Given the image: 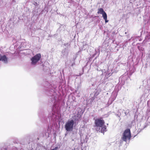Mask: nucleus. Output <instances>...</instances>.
<instances>
[{
    "instance_id": "nucleus-6",
    "label": "nucleus",
    "mask_w": 150,
    "mask_h": 150,
    "mask_svg": "<svg viewBox=\"0 0 150 150\" xmlns=\"http://www.w3.org/2000/svg\"><path fill=\"white\" fill-rule=\"evenodd\" d=\"M0 61L4 62L5 63L8 62V58L5 55L2 56L0 54Z\"/></svg>"
},
{
    "instance_id": "nucleus-7",
    "label": "nucleus",
    "mask_w": 150,
    "mask_h": 150,
    "mask_svg": "<svg viewBox=\"0 0 150 150\" xmlns=\"http://www.w3.org/2000/svg\"><path fill=\"white\" fill-rule=\"evenodd\" d=\"M101 129V132L102 133H104L105 132L107 131V128L106 126L104 125L102 127Z\"/></svg>"
},
{
    "instance_id": "nucleus-1",
    "label": "nucleus",
    "mask_w": 150,
    "mask_h": 150,
    "mask_svg": "<svg viewBox=\"0 0 150 150\" xmlns=\"http://www.w3.org/2000/svg\"><path fill=\"white\" fill-rule=\"evenodd\" d=\"M131 137V135L130 129H127L124 131L121 137V139L124 141L127 142V141H129Z\"/></svg>"
},
{
    "instance_id": "nucleus-2",
    "label": "nucleus",
    "mask_w": 150,
    "mask_h": 150,
    "mask_svg": "<svg viewBox=\"0 0 150 150\" xmlns=\"http://www.w3.org/2000/svg\"><path fill=\"white\" fill-rule=\"evenodd\" d=\"M74 124V121L73 120H68L67 122L64 126L66 130L68 131L72 130Z\"/></svg>"
},
{
    "instance_id": "nucleus-3",
    "label": "nucleus",
    "mask_w": 150,
    "mask_h": 150,
    "mask_svg": "<svg viewBox=\"0 0 150 150\" xmlns=\"http://www.w3.org/2000/svg\"><path fill=\"white\" fill-rule=\"evenodd\" d=\"M105 123L102 117H100L95 120V124L96 126L98 127H102Z\"/></svg>"
},
{
    "instance_id": "nucleus-5",
    "label": "nucleus",
    "mask_w": 150,
    "mask_h": 150,
    "mask_svg": "<svg viewBox=\"0 0 150 150\" xmlns=\"http://www.w3.org/2000/svg\"><path fill=\"white\" fill-rule=\"evenodd\" d=\"M97 13L98 14H101L102 16L105 21V23L108 22V21L107 20V16L106 13L104 11L102 8H99L98 10Z\"/></svg>"
},
{
    "instance_id": "nucleus-4",
    "label": "nucleus",
    "mask_w": 150,
    "mask_h": 150,
    "mask_svg": "<svg viewBox=\"0 0 150 150\" xmlns=\"http://www.w3.org/2000/svg\"><path fill=\"white\" fill-rule=\"evenodd\" d=\"M41 58V54L40 53L36 54L31 59V64L35 65L40 60Z\"/></svg>"
}]
</instances>
